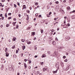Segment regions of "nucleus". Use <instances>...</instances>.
<instances>
[{"label":"nucleus","instance_id":"obj_1","mask_svg":"<svg viewBox=\"0 0 75 75\" xmlns=\"http://www.w3.org/2000/svg\"><path fill=\"white\" fill-rule=\"evenodd\" d=\"M52 55L53 57H57V52H54V54H53Z\"/></svg>","mask_w":75,"mask_h":75},{"label":"nucleus","instance_id":"obj_2","mask_svg":"<svg viewBox=\"0 0 75 75\" xmlns=\"http://www.w3.org/2000/svg\"><path fill=\"white\" fill-rule=\"evenodd\" d=\"M70 38H70V37H69V36L67 37L66 38V41H68V40H69Z\"/></svg>","mask_w":75,"mask_h":75},{"label":"nucleus","instance_id":"obj_3","mask_svg":"<svg viewBox=\"0 0 75 75\" xmlns=\"http://www.w3.org/2000/svg\"><path fill=\"white\" fill-rule=\"evenodd\" d=\"M60 12H61V13H62V14H64V11H63V10L62 9H60Z\"/></svg>","mask_w":75,"mask_h":75},{"label":"nucleus","instance_id":"obj_4","mask_svg":"<svg viewBox=\"0 0 75 75\" xmlns=\"http://www.w3.org/2000/svg\"><path fill=\"white\" fill-rule=\"evenodd\" d=\"M70 68V67H69V65H67V67L65 69L66 71H67V70H68V69H69Z\"/></svg>","mask_w":75,"mask_h":75},{"label":"nucleus","instance_id":"obj_5","mask_svg":"<svg viewBox=\"0 0 75 75\" xmlns=\"http://www.w3.org/2000/svg\"><path fill=\"white\" fill-rule=\"evenodd\" d=\"M11 67H9V71H11L12 70V66H10Z\"/></svg>","mask_w":75,"mask_h":75},{"label":"nucleus","instance_id":"obj_6","mask_svg":"<svg viewBox=\"0 0 75 75\" xmlns=\"http://www.w3.org/2000/svg\"><path fill=\"white\" fill-rule=\"evenodd\" d=\"M28 54V52H25V55L26 56H27V55Z\"/></svg>","mask_w":75,"mask_h":75},{"label":"nucleus","instance_id":"obj_7","mask_svg":"<svg viewBox=\"0 0 75 75\" xmlns=\"http://www.w3.org/2000/svg\"><path fill=\"white\" fill-rule=\"evenodd\" d=\"M42 58H44V57H46V55L44 54H43L42 56Z\"/></svg>","mask_w":75,"mask_h":75},{"label":"nucleus","instance_id":"obj_8","mask_svg":"<svg viewBox=\"0 0 75 75\" xmlns=\"http://www.w3.org/2000/svg\"><path fill=\"white\" fill-rule=\"evenodd\" d=\"M1 71H3V69H4V66L2 65V66L1 67Z\"/></svg>","mask_w":75,"mask_h":75},{"label":"nucleus","instance_id":"obj_9","mask_svg":"<svg viewBox=\"0 0 75 75\" xmlns=\"http://www.w3.org/2000/svg\"><path fill=\"white\" fill-rule=\"evenodd\" d=\"M56 67H59V63H57L56 64Z\"/></svg>","mask_w":75,"mask_h":75},{"label":"nucleus","instance_id":"obj_10","mask_svg":"<svg viewBox=\"0 0 75 75\" xmlns=\"http://www.w3.org/2000/svg\"><path fill=\"white\" fill-rule=\"evenodd\" d=\"M22 48L23 50H24L25 48V46L23 45V46H22Z\"/></svg>","mask_w":75,"mask_h":75},{"label":"nucleus","instance_id":"obj_11","mask_svg":"<svg viewBox=\"0 0 75 75\" xmlns=\"http://www.w3.org/2000/svg\"><path fill=\"white\" fill-rule=\"evenodd\" d=\"M71 18L73 19H75V16H71Z\"/></svg>","mask_w":75,"mask_h":75},{"label":"nucleus","instance_id":"obj_12","mask_svg":"<svg viewBox=\"0 0 75 75\" xmlns=\"http://www.w3.org/2000/svg\"><path fill=\"white\" fill-rule=\"evenodd\" d=\"M32 34V36L33 35H35V32H32L31 33Z\"/></svg>","mask_w":75,"mask_h":75},{"label":"nucleus","instance_id":"obj_13","mask_svg":"<svg viewBox=\"0 0 75 75\" xmlns=\"http://www.w3.org/2000/svg\"><path fill=\"white\" fill-rule=\"evenodd\" d=\"M9 55V54L8 53H6V57H8Z\"/></svg>","mask_w":75,"mask_h":75},{"label":"nucleus","instance_id":"obj_14","mask_svg":"<svg viewBox=\"0 0 75 75\" xmlns=\"http://www.w3.org/2000/svg\"><path fill=\"white\" fill-rule=\"evenodd\" d=\"M57 70H56V71H53V74H55V73H57Z\"/></svg>","mask_w":75,"mask_h":75},{"label":"nucleus","instance_id":"obj_15","mask_svg":"<svg viewBox=\"0 0 75 75\" xmlns=\"http://www.w3.org/2000/svg\"><path fill=\"white\" fill-rule=\"evenodd\" d=\"M24 65L25 67L26 68V67H27V65H26V64H25V63H24Z\"/></svg>","mask_w":75,"mask_h":75},{"label":"nucleus","instance_id":"obj_16","mask_svg":"<svg viewBox=\"0 0 75 75\" xmlns=\"http://www.w3.org/2000/svg\"><path fill=\"white\" fill-rule=\"evenodd\" d=\"M52 44H53V45H55L56 42L54 41H53Z\"/></svg>","mask_w":75,"mask_h":75},{"label":"nucleus","instance_id":"obj_17","mask_svg":"<svg viewBox=\"0 0 75 75\" xmlns=\"http://www.w3.org/2000/svg\"><path fill=\"white\" fill-rule=\"evenodd\" d=\"M67 10H69L70 9V7H67Z\"/></svg>","mask_w":75,"mask_h":75},{"label":"nucleus","instance_id":"obj_18","mask_svg":"<svg viewBox=\"0 0 75 75\" xmlns=\"http://www.w3.org/2000/svg\"><path fill=\"white\" fill-rule=\"evenodd\" d=\"M31 43V42L30 41L28 42V44H30Z\"/></svg>","mask_w":75,"mask_h":75},{"label":"nucleus","instance_id":"obj_19","mask_svg":"<svg viewBox=\"0 0 75 75\" xmlns=\"http://www.w3.org/2000/svg\"><path fill=\"white\" fill-rule=\"evenodd\" d=\"M35 6H37L38 5V3L37 2V3H35Z\"/></svg>","mask_w":75,"mask_h":75},{"label":"nucleus","instance_id":"obj_20","mask_svg":"<svg viewBox=\"0 0 75 75\" xmlns=\"http://www.w3.org/2000/svg\"><path fill=\"white\" fill-rule=\"evenodd\" d=\"M46 69H45V68H43V72H44L45 71H46Z\"/></svg>","mask_w":75,"mask_h":75},{"label":"nucleus","instance_id":"obj_21","mask_svg":"<svg viewBox=\"0 0 75 75\" xmlns=\"http://www.w3.org/2000/svg\"><path fill=\"white\" fill-rule=\"evenodd\" d=\"M40 31H41V33H42V34L43 33H44V31L43 30H41Z\"/></svg>","mask_w":75,"mask_h":75},{"label":"nucleus","instance_id":"obj_22","mask_svg":"<svg viewBox=\"0 0 75 75\" xmlns=\"http://www.w3.org/2000/svg\"><path fill=\"white\" fill-rule=\"evenodd\" d=\"M10 25V24H7L6 25V27H8V26Z\"/></svg>","mask_w":75,"mask_h":75},{"label":"nucleus","instance_id":"obj_23","mask_svg":"<svg viewBox=\"0 0 75 75\" xmlns=\"http://www.w3.org/2000/svg\"><path fill=\"white\" fill-rule=\"evenodd\" d=\"M26 12L28 13H30V11L29 10H26Z\"/></svg>","mask_w":75,"mask_h":75},{"label":"nucleus","instance_id":"obj_24","mask_svg":"<svg viewBox=\"0 0 75 75\" xmlns=\"http://www.w3.org/2000/svg\"><path fill=\"white\" fill-rule=\"evenodd\" d=\"M72 53L74 54V55H75V51H73Z\"/></svg>","mask_w":75,"mask_h":75},{"label":"nucleus","instance_id":"obj_25","mask_svg":"<svg viewBox=\"0 0 75 75\" xmlns=\"http://www.w3.org/2000/svg\"><path fill=\"white\" fill-rule=\"evenodd\" d=\"M31 28H30L29 27L28 28H27V30H30Z\"/></svg>","mask_w":75,"mask_h":75},{"label":"nucleus","instance_id":"obj_26","mask_svg":"<svg viewBox=\"0 0 75 75\" xmlns=\"http://www.w3.org/2000/svg\"><path fill=\"white\" fill-rule=\"evenodd\" d=\"M13 57L14 58H16V54L13 55Z\"/></svg>","mask_w":75,"mask_h":75},{"label":"nucleus","instance_id":"obj_27","mask_svg":"<svg viewBox=\"0 0 75 75\" xmlns=\"http://www.w3.org/2000/svg\"><path fill=\"white\" fill-rule=\"evenodd\" d=\"M44 64V62H41V65H42Z\"/></svg>","mask_w":75,"mask_h":75},{"label":"nucleus","instance_id":"obj_28","mask_svg":"<svg viewBox=\"0 0 75 75\" xmlns=\"http://www.w3.org/2000/svg\"><path fill=\"white\" fill-rule=\"evenodd\" d=\"M13 41H16V39L15 38H14L13 39Z\"/></svg>","mask_w":75,"mask_h":75},{"label":"nucleus","instance_id":"obj_29","mask_svg":"<svg viewBox=\"0 0 75 75\" xmlns=\"http://www.w3.org/2000/svg\"><path fill=\"white\" fill-rule=\"evenodd\" d=\"M67 25V26H68V27H69L70 26V24H69V23H68Z\"/></svg>","mask_w":75,"mask_h":75},{"label":"nucleus","instance_id":"obj_30","mask_svg":"<svg viewBox=\"0 0 75 75\" xmlns=\"http://www.w3.org/2000/svg\"><path fill=\"white\" fill-rule=\"evenodd\" d=\"M63 58H64V59H65V58H66V56H63Z\"/></svg>","mask_w":75,"mask_h":75},{"label":"nucleus","instance_id":"obj_31","mask_svg":"<svg viewBox=\"0 0 75 75\" xmlns=\"http://www.w3.org/2000/svg\"><path fill=\"white\" fill-rule=\"evenodd\" d=\"M29 64H31V61L29 60Z\"/></svg>","mask_w":75,"mask_h":75},{"label":"nucleus","instance_id":"obj_32","mask_svg":"<svg viewBox=\"0 0 75 75\" xmlns=\"http://www.w3.org/2000/svg\"><path fill=\"white\" fill-rule=\"evenodd\" d=\"M14 7L15 8H16V7H17V6L16 5V4H14Z\"/></svg>","mask_w":75,"mask_h":75},{"label":"nucleus","instance_id":"obj_33","mask_svg":"<svg viewBox=\"0 0 75 75\" xmlns=\"http://www.w3.org/2000/svg\"><path fill=\"white\" fill-rule=\"evenodd\" d=\"M18 28V25H16V28Z\"/></svg>","mask_w":75,"mask_h":75},{"label":"nucleus","instance_id":"obj_34","mask_svg":"<svg viewBox=\"0 0 75 75\" xmlns=\"http://www.w3.org/2000/svg\"><path fill=\"white\" fill-rule=\"evenodd\" d=\"M21 41H22V42H24V39H22Z\"/></svg>","mask_w":75,"mask_h":75},{"label":"nucleus","instance_id":"obj_35","mask_svg":"<svg viewBox=\"0 0 75 75\" xmlns=\"http://www.w3.org/2000/svg\"><path fill=\"white\" fill-rule=\"evenodd\" d=\"M18 50H17L16 51V53L17 54V53H18Z\"/></svg>","mask_w":75,"mask_h":75},{"label":"nucleus","instance_id":"obj_36","mask_svg":"<svg viewBox=\"0 0 75 75\" xmlns=\"http://www.w3.org/2000/svg\"><path fill=\"white\" fill-rule=\"evenodd\" d=\"M50 15H47V17H50Z\"/></svg>","mask_w":75,"mask_h":75},{"label":"nucleus","instance_id":"obj_37","mask_svg":"<svg viewBox=\"0 0 75 75\" xmlns=\"http://www.w3.org/2000/svg\"><path fill=\"white\" fill-rule=\"evenodd\" d=\"M11 17H9L8 18V20H10V19H11Z\"/></svg>","mask_w":75,"mask_h":75},{"label":"nucleus","instance_id":"obj_38","mask_svg":"<svg viewBox=\"0 0 75 75\" xmlns=\"http://www.w3.org/2000/svg\"><path fill=\"white\" fill-rule=\"evenodd\" d=\"M41 17V15H39L38 16V17L39 18H40V17Z\"/></svg>","mask_w":75,"mask_h":75},{"label":"nucleus","instance_id":"obj_39","mask_svg":"<svg viewBox=\"0 0 75 75\" xmlns=\"http://www.w3.org/2000/svg\"><path fill=\"white\" fill-rule=\"evenodd\" d=\"M51 14H52V12H50L49 13V16H50V15H51Z\"/></svg>","mask_w":75,"mask_h":75},{"label":"nucleus","instance_id":"obj_40","mask_svg":"<svg viewBox=\"0 0 75 75\" xmlns=\"http://www.w3.org/2000/svg\"><path fill=\"white\" fill-rule=\"evenodd\" d=\"M55 40L56 41H58V39H57V38H55Z\"/></svg>","mask_w":75,"mask_h":75},{"label":"nucleus","instance_id":"obj_41","mask_svg":"<svg viewBox=\"0 0 75 75\" xmlns=\"http://www.w3.org/2000/svg\"><path fill=\"white\" fill-rule=\"evenodd\" d=\"M17 4L18 6H20V3L19 2H17Z\"/></svg>","mask_w":75,"mask_h":75},{"label":"nucleus","instance_id":"obj_42","mask_svg":"<svg viewBox=\"0 0 75 75\" xmlns=\"http://www.w3.org/2000/svg\"><path fill=\"white\" fill-rule=\"evenodd\" d=\"M24 61L25 62H26L27 61V60L26 59H24Z\"/></svg>","mask_w":75,"mask_h":75},{"label":"nucleus","instance_id":"obj_43","mask_svg":"<svg viewBox=\"0 0 75 75\" xmlns=\"http://www.w3.org/2000/svg\"><path fill=\"white\" fill-rule=\"evenodd\" d=\"M23 8H25V5H23Z\"/></svg>","mask_w":75,"mask_h":75},{"label":"nucleus","instance_id":"obj_44","mask_svg":"<svg viewBox=\"0 0 75 75\" xmlns=\"http://www.w3.org/2000/svg\"><path fill=\"white\" fill-rule=\"evenodd\" d=\"M56 4H58V3H59V2L58 1H56Z\"/></svg>","mask_w":75,"mask_h":75},{"label":"nucleus","instance_id":"obj_45","mask_svg":"<svg viewBox=\"0 0 75 75\" xmlns=\"http://www.w3.org/2000/svg\"><path fill=\"white\" fill-rule=\"evenodd\" d=\"M64 62H67V61H68V60L66 59L65 60H64Z\"/></svg>","mask_w":75,"mask_h":75},{"label":"nucleus","instance_id":"obj_46","mask_svg":"<svg viewBox=\"0 0 75 75\" xmlns=\"http://www.w3.org/2000/svg\"><path fill=\"white\" fill-rule=\"evenodd\" d=\"M4 18V17H3V16H2V19L3 20Z\"/></svg>","mask_w":75,"mask_h":75},{"label":"nucleus","instance_id":"obj_47","mask_svg":"<svg viewBox=\"0 0 75 75\" xmlns=\"http://www.w3.org/2000/svg\"><path fill=\"white\" fill-rule=\"evenodd\" d=\"M47 53H48V54H50V51H47Z\"/></svg>","mask_w":75,"mask_h":75},{"label":"nucleus","instance_id":"obj_48","mask_svg":"<svg viewBox=\"0 0 75 75\" xmlns=\"http://www.w3.org/2000/svg\"><path fill=\"white\" fill-rule=\"evenodd\" d=\"M8 15H11V13H8Z\"/></svg>","mask_w":75,"mask_h":75},{"label":"nucleus","instance_id":"obj_49","mask_svg":"<svg viewBox=\"0 0 75 75\" xmlns=\"http://www.w3.org/2000/svg\"><path fill=\"white\" fill-rule=\"evenodd\" d=\"M13 20H14V21H16V18H14L13 19Z\"/></svg>","mask_w":75,"mask_h":75},{"label":"nucleus","instance_id":"obj_50","mask_svg":"<svg viewBox=\"0 0 75 75\" xmlns=\"http://www.w3.org/2000/svg\"><path fill=\"white\" fill-rule=\"evenodd\" d=\"M3 16V14H1L0 15V17H2Z\"/></svg>","mask_w":75,"mask_h":75},{"label":"nucleus","instance_id":"obj_51","mask_svg":"<svg viewBox=\"0 0 75 75\" xmlns=\"http://www.w3.org/2000/svg\"><path fill=\"white\" fill-rule=\"evenodd\" d=\"M14 47H15L14 46L13 47H12V49H14Z\"/></svg>","mask_w":75,"mask_h":75},{"label":"nucleus","instance_id":"obj_52","mask_svg":"<svg viewBox=\"0 0 75 75\" xmlns=\"http://www.w3.org/2000/svg\"><path fill=\"white\" fill-rule=\"evenodd\" d=\"M66 55H68V52L66 53Z\"/></svg>","mask_w":75,"mask_h":75},{"label":"nucleus","instance_id":"obj_53","mask_svg":"<svg viewBox=\"0 0 75 75\" xmlns=\"http://www.w3.org/2000/svg\"><path fill=\"white\" fill-rule=\"evenodd\" d=\"M35 16H38V14H35Z\"/></svg>","mask_w":75,"mask_h":75},{"label":"nucleus","instance_id":"obj_54","mask_svg":"<svg viewBox=\"0 0 75 75\" xmlns=\"http://www.w3.org/2000/svg\"><path fill=\"white\" fill-rule=\"evenodd\" d=\"M38 57V56H37V55H35V58H37V57Z\"/></svg>","mask_w":75,"mask_h":75},{"label":"nucleus","instance_id":"obj_55","mask_svg":"<svg viewBox=\"0 0 75 75\" xmlns=\"http://www.w3.org/2000/svg\"><path fill=\"white\" fill-rule=\"evenodd\" d=\"M5 1V0H1V1L2 2H4V1Z\"/></svg>","mask_w":75,"mask_h":75},{"label":"nucleus","instance_id":"obj_56","mask_svg":"<svg viewBox=\"0 0 75 75\" xmlns=\"http://www.w3.org/2000/svg\"><path fill=\"white\" fill-rule=\"evenodd\" d=\"M2 6V4L1 3H0V6Z\"/></svg>","mask_w":75,"mask_h":75},{"label":"nucleus","instance_id":"obj_57","mask_svg":"<svg viewBox=\"0 0 75 75\" xmlns=\"http://www.w3.org/2000/svg\"><path fill=\"white\" fill-rule=\"evenodd\" d=\"M66 2V0H64L63 1V3H65Z\"/></svg>","mask_w":75,"mask_h":75},{"label":"nucleus","instance_id":"obj_58","mask_svg":"<svg viewBox=\"0 0 75 75\" xmlns=\"http://www.w3.org/2000/svg\"><path fill=\"white\" fill-rule=\"evenodd\" d=\"M18 16H19V17H20L21 16V15H20V14H19L18 15Z\"/></svg>","mask_w":75,"mask_h":75},{"label":"nucleus","instance_id":"obj_59","mask_svg":"<svg viewBox=\"0 0 75 75\" xmlns=\"http://www.w3.org/2000/svg\"><path fill=\"white\" fill-rule=\"evenodd\" d=\"M5 17L6 18H7V15H5Z\"/></svg>","mask_w":75,"mask_h":75},{"label":"nucleus","instance_id":"obj_60","mask_svg":"<svg viewBox=\"0 0 75 75\" xmlns=\"http://www.w3.org/2000/svg\"><path fill=\"white\" fill-rule=\"evenodd\" d=\"M20 75V73H18L17 74V75Z\"/></svg>","mask_w":75,"mask_h":75},{"label":"nucleus","instance_id":"obj_61","mask_svg":"<svg viewBox=\"0 0 75 75\" xmlns=\"http://www.w3.org/2000/svg\"><path fill=\"white\" fill-rule=\"evenodd\" d=\"M54 20H57V18H54Z\"/></svg>","mask_w":75,"mask_h":75},{"label":"nucleus","instance_id":"obj_62","mask_svg":"<svg viewBox=\"0 0 75 75\" xmlns=\"http://www.w3.org/2000/svg\"><path fill=\"white\" fill-rule=\"evenodd\" d=\"M75 10H74L72 11V13H75Z\"/></svg>","mask_w":75,"mask_h":75},{"label":"nucleus","instance_id":"obj_63","mask_svg":"<svg viewBox=\"0 0 75 75\" xmlns=\"http://www.w3.org/2000/svg\"><path fill=\"white\" fill-rule=\"evenodd\" d=\"M23 53H22L21 57H23Z\"/></svg>","mask_w":75,"mask_h":75},{"label":"nucleus","instance_id":"obj_64","mask_svg":"<svg viewBox=\"0 0 75 75\" xmlns=\"http://www.w3.org/2000/svg\"><path fill=\"white\" fill-rule=\"evenodd\" d=\"M13 25H15V23L13 22Z\"/></svg>","mask_w":75,"mask_h":75}]
</instances>
